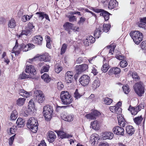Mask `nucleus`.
<instances>
[{
    "label": "nucleus",
    "instance_id": "1",
    "mask_svg": "<svg viewBox=\"0 0 146 146\" xmlns=\"http://www.w3.org/2000/svg\"><path fill=\"white\" fill-rule=\"evenodd\" d=\"M27 127L33 133H36L38 130L37 120L34 117L30 118L28 120L27 123Z\"/></svg>",
    "mask_w": 146,
    "mask_h": 146
},
{
    "label": "nucleus",
    "instance_id": "2",
    "mask_svg": "<svg viewBox=\"0 0 146 146\" xmlns=\"http://www.w3.org/2000/svg\"><path fill=\"white\" fill-rule=\"evenodd\" d=\"M53 109L52 107L49 105L44 106L43 108V113L45 120L50 121L53 114Z\"/></svg>",
    "mask_w": 146,
    "mask_h": 146
},
{
    "label": "nucleus",
    "instance_id": "3",
    "mask_svg": "<svg viewBox=\"0 0 146 146\" xmlns=\"http://www.w3.org/2000/svg\"><path fill=\"white\" fill-rule=\"evenodd\" d=\"M60 98L62 102L64 105L70 104L73 100L71 95L67 91H62L60 95Z\"/></svg>",
    "mask_w": 146,
    "mask_h": 146
},
{
    "label": "nucleus",
    "instance_id": "4",
    "mask_svg": "<svg viewBox=\"0 0 146 146\" xmlns=\"http://www.w3.org/2000/svg\"><path fill=\"white\" fill-rule=\"evenodd\" d=\"M129 35L135 43L137 44H139L143 40V35L139 31H132L130 32Z\"/></svg>",
    "mask_w": 146,
    "mask_h": 146
},
{
    "label": "nucleus",
    "instance_id": "5",
    "mask_svg": "<svg viewBox=\"0 0 146 146\" xmlns=\"http://www.w3.org/2000/svg\"><path fill=\"white\" fill-rule=\"evenodd\" d=\"M141 82L136 83L133 86L134 90L137 95L141 96L144 92V87L143 86Z\"/></svg>",
    "mask_w": 146,
    "mask_h": 146
},
{
    "label": "nucleus",
    "instance_id": "6",
    "mask_svg": "<svg viewBox=\"0 0 146 146\" xmlns=\"http://www.w3.org/2000/svg\"><path fill=\"white\" fill-rule=\"evenodd\" d=\"M34 96L35 97L36 101L39 103L43 102L45 99L43 92L40 90L35 91L34 92Z\"/></svg>",
    "mask_w": 146,
    "mask_h": 146
},
{
    "label": "nucleus",
    "instance_id": "7",
    "mask_svg": "<svg viewBox=\"0 0 146 146\" xmlns=\"http://www.w3.org/2000/svg\"><path fill=\"white\" fill-rule=\"evenodd\" d=\"M92 10L96 13H100V15L103 17L105 21H108L109 19L110 14L104 10L94 8Z\"/></svg>",
    "mask_w": 146,
    "mask_h": 146
},
{
    "label": "nucleus",
    "instance_id": "8",
    "mask_svg": "<svg viewBox=\"0 0 146 146\" xmlns=\"http://www.w3.org/2000/svg\"><path fill=\"white\" fill-rule=\"evenodd\" d=\"M90 81V77L88 75L85 74L82 76L79 80L81 84L84 86L88 84Z\"/></svg>",
    "mask_w": 146,
    "mask_h": 146
},
{
    "label": "nucleus",
    "instance_id": "9",
    "mask_svg": "<svg viewBox=\"0 0 146 146\" xmlns=\"http://www.w3.org/2000/svg\"><path fill=\"white\" fill-rule=\"evenodd\" d=\"M66 30L68 31V33L70 34V30L74 31H77L78 28L74 26V25L69 22H66L65 23Z\"/></svg>",
    "mask_w": 146,
    "mask_h": 146
},
{
    "label": "nucleus",
    "instance_id": "10",
    "mask_svg": "<svg viewBox=\"0 0 146 146\" xmlns=\"http://www.w3.org/2000/svg\"><path fill=\"white\" fill-rule=\"evenodd\" d=\"M35 15L41 21H42L44 18H45L46 19L50 21L48 15L44 12L41 11L37 12Z\"/></svg>",
    "mask_w": 146,
    "mask_h": 146
},
{
    "label": "nucleus",
    "instance_id": "11",
    "mask_svg": "<svg viewBox=\"0 0 146 146\" xmlns=\"http://www.w3.org/2000/svg\"><path fill=\"white\" fill-rule=\"evenodd\" d=\"M95 41V39L93 36H89L84 40V44L85 46H88L92 44Z\"/></svg>",
    "mask_w": 146,
    "mask_h": 146
},
{
    "label": "nucleus",
    "instance_id": "12",
    "mask_svg": "<svg viewBox=\"0 0 146 146\" xmlns=\"http://www.w3.org/2000/svg\"><path fill=\"white\" fill-rule=\"evenodd\" d=\"M25 72L27 73L32 75H35L36 74V71L34 66L32 65H27L26 66Z\"/></svg>",
    "mask_w": 146,
    "mask_h": 146
},
{
    "label": "nucleus",
    "instance_id": "13",
    "mask_svg": "<svg viewBox=\"0 0 146 146\" xmlns=\"http://www.w3.org/2000/svg\"><path fill=\"white\" fill-rule=\"evenodd\" d=\"M113 131L114 134L117 135L123 136L124 135V129L121 127L117 126L113 129Z\"/></svg>",
    "mask_w": 146,
    "mask_h": 146
},
{
    "label": "nucleus",
    "instance_id": "14",
    "mask_svg": "<svg viewBox=\"0 0 146 146\" xmlns=\"http://www.w3.org/2000/svg\"><path fill=\"white\" fill-rule=\"evenodd\" d=\"M88 66L86 64H82L77 66L75 68L76 70L79 73H81L88 69Z\"/></svg>",
    "mask_w": 146,
    "mask_h": 146
},
{
    "label": "nucleus",
    "instance_id": "15",
    "mask_svg": "<svg viewBox=\"0 0 146 146\" xmlns=\"http://www.w3.org/2000/svg\"><path fill=\"white\" fill-rule=\"evenodd\" d=\"M72 72L70 71H68L66 73L65 78V81L68 83H72L73 81Z\"/></svg>",
    "mask_w": 146,
    "mask_h": 146
},
{
    "label": "nucleus",
    "instance_id": "16",
    "mask_svg": "<svg viewBox=\"0 0 146 146\" xmlns=\"http://www.w3.org/2000/svg\"><path fill=\"white\" fill-rule=\"evenodd\" d=\"M128 110L130 111L132 115H135L140 110V109L139 106L133 107L130 105Z\"/></svg>",
    "mask_w": 146,
    "mask_h": 146
},
{
    "label": "nucleus",
    "instance_id": "17",
    "mask_svg": "<svg viewBox=\"0 0 146 146\" xmlns=\"http://www.w3.org/2000/svg\"><path fill=\"white\" fill-rule=\"evenodd\" d=\"M54 132L56 133L58 136L59 137H72V136L67 134L63 130L60 129L58 130H55Z\"/></svg>",
    "mask_w": 146,
    "mask_h": 146
},
{
    "label": "nucleus",
    "instance_id": "18",
    "mask_svg": "<svg viewBox=\"0 0 146 146\" xmlns=\"http://www.w3.org/2000/svg\"><path fill=\"white\" fill-rule=\"evenodd\" d=\"M140 21L137 23V25L140 27L145 29L146 26V17H141L139 18Z\"/></svg>",
    "mask_w": 146,
    "mask_h": 146
},
{
    "label": "nucleus",
    "instance_id": "19",
    "mask_svg": "<svg viewBox=\"0 0 146 146\" xmlns=\"http://www.w3.org/2000/svg\"><path fill=\"white\" fill-rule=\"evenodd\" d=\"M33 39L34 42L35 44L39 45L41 44L43 38L41 36L39 35H36L34 37Z\"/></svg>",
    "mask_w": 146,
    "mask_h": 146
},
{
    "label": "nucleus",
    "instance_id": "20",
    "mask_svg": "<svg viewBox=\"0 0 146 146\" xmlns=\"http://www.w3.org/2000/svg\"><path fill=\"white\" fill-rule=\"evenodd\" d=\"M121 71V69L117 67H113L110 69L108 71V73L109 75L112 74H119Z\"/></svg>",
    "mask_w": 146,
    "mask_h": 146
},
{
    "label": "nucleus",
    "instance_id": "21",
    "mask_svg": "<svg viewBox=\"0 0 146 146\" xmlns=\"http://www.w3.org/2000/svg\"><path fill=\"white\" fill-rule=\"evenodd\" d=\"M19 93L20 96L25 98H29L30 96V92H27L23 89H19Z\"/></svg>",
    "mask_w": 146,
    "mask_h": 146
},
{
    "label": "nucleus",
    "instance_id": "22",
    "mask_svg": "<svg viewBox=\"0 0 146 146\" xmlns=\"http://www.w3.org/2000/svg\"><path fill=\"white\" fill-rule=\"evenodd\" d=\"M32 30L31 29H27L23 30L20 34L19 35V38L21 37L23 35H25L27 36H29L32 33Z\"/></svg>",
    "mask_w": 146,
    "mask_h": 146
},
{
    "label": "nucleus",
    "instance_id": "23",
    "mask_svg": "<svg viewBox=\"0 0 146 146\" xmlns=\"http://www.w3.org/2000/svg\"><path fill=\"white\" fill-rule=\"evenodd\" d=\"M62 118L65 121L70 122L73 121L74 117V116L72 114H69L68 115H66L64 114L62 116Z\"/></svg>",
    "mask_w": 146,
    "mask_h": 146
},
{
    "label": "nucleus",
    "instance_id": "24",
    "mask_svg": "<svg viewBox=\"0 0 146 146\" xmlns=\"http://www.w3.org/2000/svg\"><path fill=\"white\" fill-rule=\"evenodd\" d=\"M118 123L120 127H124L126 124V121L123 117L121 115L117 117Z\"/></svg>",
    "mask_w": 146,
    "mask_h": 146
},
{
    "label": "nucleus",
    "instance_id": "25",
    "mask_svg": "<svg viewBox=\"0 0 146 146\" xmlns=\"http://www.w3.org/2000/svg\"><path fill=\"white\" fill-rule=\"evenodd\" d=\"M102 32V30L101 29L100 26H99L98 25L97 26L95 31L94 33V36L95 38H98L100 36Z\"/></svg>",
    "mask_w": 146,
    "mask_h": 146
},
{
    "label": "nucleus",
    "instance_id": "26",
    "mask_svg": "<svg viewBox=\"0 0 146 146\" xmlns=\"http://www.w3.org/2000/svg\"><path fill=\"white\" fill-rule=\"evenodd\" d=\"M118 3L116 0H111L109 2L108 7L110 9H113L118 5Z\"/></svg>",
    "mask_w": 146,
    "mask_h": 146
},
{
    "label": "nucleus",
    "instance_id": "27",
    "mask_svg": "<svg viewBox=\"0 0 146 146\" xmlns=\"http://www.w3.org/2000/svg\"><path fill=\"white\" fill-rule=\"evenodd\" d=\"M103 65L101 68V70L104 72H106L108 70L109 68L108 67V62L105 58L103 60Z\"/></svg>",
    "mask_w": 146,
    "mask_h": 146
},
{
    "label": "nucleus",
    "instance_id": "28",
    "mask_svg": "<svg viewBox=\"0 0 146 146\" xmlns=\"http://www.w3.org/2000/svg\"><path fill=\"white\" fill-rule=\"evenodd\" d=\"M91 125L90 127H92V128L94 129L98 130L100 129L99 122L96 120L91 122Z\"/></svg>",
    "mask_w": 146,
    "mask_h": 146
},
{
    "label": "nucleus",
    "instance_id": "29",
    "mask_svg": "<svg viewBox=\"0 0 146 146\" xmlns=\"http://www.w3.org/2000/svg\"><path fill=\"white\" fill-rule=\"evenodd\" d=\"M17 127L16 126H13L10 129L8 133L9 136L11 137H15L16 134H15V132L17 130Z\"/></svg>",
    "mask_w": 146,
    "mask_h": 146
},
{
    "label": "nucleus",
    "instance_id": "30",
    "mask_svg": "<svg viewBox=\"0 0 146 146\" xmlns=\"http://www.w3.org/2000/svg\"><path fill=\"white\" fill-rule=\"evenodd\" d=\"M115 45L112 44H111L109 46H107V48L108 49H110L108 54L109 56H110L113 54V52H114L115 48Z\"/></svg>",
    "mask_w": 146,
    "mask_h": 146
},
{
    "label": "nucleus",
    "instance_id": "31",
    "mask_svg": "<svg viewBox=\"0 0 146 146\" xmlns=\"http://www.w3.org/2000/svg\"><path fill=\"white\" fill-rule=\"evenodd\" d=\"M127 133L130 135H131L134 133L135 130L133 127L131 125L127 126L126 127Z\"/></svg>",
    "mask_w": 146,
    "mask_h": 146
},
{
    "label": "nucleus",
    "instance_id": "32",
    "mask_svg": "<svg viewBox=\"0 0 146 146\" xmlns=\"http://www.w3.org/2000/svg\"><path fill=\"white\" fill-rule=\"evenodd\" d=\"M8 27L11 29H14L16 26V23L13 19H11L9 21L8 24Z\"/></svg>",
    "mask_w": 146,
    "mask_h": 146
},
{
    "label": "nucleus",
    "instance_id": "33",
    "mask_svg": "<svg viewBox=\"0 0 146 146\" xmlns=\"http://www.w3.org/2000/svg\"><path fill=\"white\" fill-rule=\"evenodd\" d=\"M100 85V84L99 79L98 78H96L93 82L92 85V87L93 88V89L95 90L97 88L99 87Z\"/></svg>",
    "mask_w": 146,
    "mask_h": 146
},
{
    "label": "nucleus",
    "instance_id": "34",
    "mask_svg": "<svg viewBox=\"0 0 146 146\" xmlns=\"http://www.w3.org/2000/svg\"><path fill=\"white\" fill-rule=\"evenodd\" d=\"M50 58L48 54L46 53L40 56V60L47 62L50 60Z\"/></svg>",
    "mask_w": 146,
    "mask_h": 146
},
{
    "label": "nucleus",
    "instance_id": "35",
    "mask_svg": "<svg viewBox=\"0 0 146 146\" xmlns=\"http://www.w3.org/2000/svg\"><path fill=\"white\" fill-rule=\"evenodd\" d=\"M18 127H23L25 125V120L21 118H19L16 121Z\"/></svg>",
    "mask_w": 146,
    "mask_h": 146
},
{
    "label": "nucleus",
    "instance_id": "36",
    "mask_svg": "<svg viewBox=\"0 0 146 146\" xmlns=\"http://www.w3.org/2000/svg\"><path fill=\"white\" fill-rule=\"evenodd\" d=\"M42 78L46 82L48 83L51 80V78L46 73L44 74L41 76Z\"/></svg>",
    "mask_w": 146,
    "mask_h": 146
},
{
    "label": "nucleus",
    "instance_id": "37",
    "mask_svg": "<svg viewBox=\"0 0 146 146\" xmlns=\"http://www.w3.org/2000/svg\"><path fill=\"white\" fill-rule=\"evenodd\" d=\"M143 118L141 116L137 117L133 119V120L135 123L137 125H139L141 123Z\"/></svg>",
    "mask_w": 146,
    "mask_h": 146
},
{
    "label": "nucleus",
    "instance_id": "38",
    "mask_svg": "<svg viewBox=\"0 0 146 146\" xmlns=\"http://www.w3.org/2000/svg\"><path fill=\"white\" fill-rule=\"evenodd\" d=\"M113 136L114 134L112 132L106 131L102 133V137H113Z\"/></svg>",
    "mask_w": 146,
    "mask_h": 146
},
{
    "label": "nucleus",
    "instance_id": "39",
    "mask_svg": "<svg viewBox=\"0 0 146 146\" xmlns=\"http://www.w3.org/2000/svg\"><path fill=\"white\" fill-rule=\"evenodd\" d=\"M25 100V98H19L17 100V104L19 106H21L24 104Z\"/></svg>",
    "mask_w": 146,
    "mask_h": 146
},
{
    "label": "nucleus",
    "instance_id": "40",
    "mask_svg": "<svg viewBox=\"0 0 146 146\" xmlns=\"http://www.w3.org/2000/svg\"><path fill=\"white\" fill-rule=\"evenodd\" d=\"M20 50L23 52H26L29 50V47L27 45L22 44L20 45Z\"/></svg>",
    "mask_w": 146,
    "mask_h": 146
},
{
    "label": "nucleus",
    "instance_id": "41",
    "mask_svg": "<svg viewBox=\"0 0 146 146\" xmlns=\"http://www.w3.org/2000/svg\"><path fill=\"white\" fill-rule=\"evenodd\" d=\"M17 117V112L16 110H14L12 111L10 118L12 120H15Z\"/></svg>",
    "mask_w": 146,
    "mask_h": 146
},
{
    "label": "nucleus",
    "instance_id": "42",
    "mask_svg": "<svg viewBox=\"0 0 146 146\" xmlns=\"http://www.w3.org/2000/svg\"><path fill=\"white\" fill-rule=\"evenodd\" d=\"M67 47V45L65 43L63 44L61 48L60 54L62 55L65 53Z\"/></svg>",
    "mask_w": 146,
    "mask_h": 146
},
{
    "label": "nucleus",
    "instance_id": "43",
    "mask_svg": "<svg viewBox=\"0 0 146 146\" xmlns=\"http://www.w3.org/2000/svg\"><path fill=\"white\" fill-rule=\"evenodd\" d=\"M32 15H24L22 17V21L25 22L29 20L33 16Z\"/></svg>",
    "mask_w": 146,
    "mask_h": 146
},
{
    "label": "nucleus",
    "instance_id": "44",
    "mask_svg": "<svg viewBox=\"0 0 146 146\" xmlns=\"http://www.w3.org/2000/svg\"><path fill=\"white\" fill-rule=\"evenodd\" d=\"M110 27V25L104 24L102 29L103 32L107 33L109 31Z\"/></svg>",
    "mask_w": 146,
    "mask_h": 146
},
{
    "label": "nucleus",
    "instance_id": "45",
    "mask_svg": "<svg viewBox=\"0 0 146 146\" xmlns=\"http://www.w3.org/2000/svg\"><path fill=\"white\" fill-rule=\"evenodd\" d=\"M104 100L105 104L107 105H110L112 102V100L108 97H106Z\"/></svg>",
    "mask_w": 146,
    "mask_h": 146
},
{
    "label": "nucleus",
    "instance_id": "46",
    "mask_svg": "<svg viewBox=\"0 0 146 146\" xmlns=\"http://www.w3.org/2000/svg\"><path fill=\"white\" fill-rule=\"evenodd\" d=\"M85 117L87 119H90L92 120L96 119L92 112L90 113L86 114L85 115Z\"/></svg>",
    "mask_w": 146,
    "mask_h": 146
},
{
    "label": "nucleus",
    "instance_id": "47",
    "mask_svg": "<svg viewBox=\"0 0 146 146\" xmlns=\"http://www.w3.org/2000/svg\"><path fill=\"white\" fill-rule=\"evenodd\" d=\"M97 67L95 65H93L92 67V73H93L94 75H96L98 73L97 69Z\"/></svg>",
    "mask_w": 146,
    "mask_h": 146
},
{
    "label": "nucleus",
    "instance_id": "48",
    "mask_svg": "<svg viewBox=\"0 0 146 146\" xmlns=\"http://www.w3.org/2000/svg\"><path fill=\"white\" fill-rule=\"evenodd\" d=\"M122 88L125 93L126 94H128L130 91V90L129 88L127 86V85H125V86H123Z\"/></svg>",
    "mask_w": 146,
    "mask_h": 146
},
{
    "label": "nucleus",
    "instance_id": "49",
    "mask_svg": "<svg viewBox=\"0 0 146 146\" xmlns=\"http://www.w3.org/2000/svg\"><path fill=\"white\" fill-rule=\"evenodd\" d=\"M128 65L127 62L125 60H121L120 64V66L122 68H124Z\"/></svg>",
    "mask_w": 146,
    "mask_h": 146
},
{
    "label": "nucleus",
    "instance_id": "50",
    "mask_svg": "<svg viewBox=\"0 0 146 146\" xmlns=\"http://www.w3.org/2000/svg\"><path fill=\"white\" fill-rule=\"evenodd\" d=\"M82 96V95H80L78 92V90L76 89L74 94V97L76 99H78L80 98Z\"/></svg>",
    "mask_w": 146,
    "mask_h": 146
},
{
    "label": "nucleus",
    "instance_id": "51",
    "mask_svg": "<svg viewBox=\"0 0 146 146\" xmlns=\"http://www.w3.org/2000/svg\"><path fill=\"white\" fill-rule=\"evenodd\" d=\"M92 113L96 119L97 117H98L101 114L100 112L97 110H94Z\"/></svg>",
    "mask_w": 146,
    "mask_h": 146
},
{
    "label": "nucleus",
    "instance_id": "52",
    "mask_svg": "<svg viewBox=\"0 0 146 146\" xmlns=\"http://www.w3.org/2000/svg\"><path fill=\"white\" fill-rule=\"evenodd\" d=\"M49 66L48 65H46L44 66L42 68V69L41 70V73H43V72H47L48 71Z\"/></svg>",
    "mask_w": 146,
    "mask_h": 146
},
{
    "label": "nucleus",
    "instance_id": "53",
    "mask_svg": "<svg viewBox=\"0 0 146 146\" xmlns=\"http://www.w3.org/2000/svg\"><path fill=\"white\" fill-rule=\"evenodd\" d=\"M47 136L48 137H56L54 132L52 131H49L47 133Z\"/></svg>",
    "mask_w": 146,
    "mask_h": 146
},
{
    "label": "nucleus",
    "instance_id": "54",
    "mask_svg": "<svg viewBox=\"0 0 146 146\" xmlns=\"http://www.w3.org/2000/svg\"><path fill=\"white\" fill-rule=\"evenodd\" d=\"M132 77L133 79L135 81L138 80L139 78V76H138L137 73L135 72L133 73Z\"/></svg>",
    "mask_w": 146,
    "mask_h": 146
},
{
    "label": "nucleus",
    "instance_id": "55",
    "mask_svg": "<svg viewBox=\"0 0 146 146\" xmlns=\"http://www.w3.org/2000/svg\"><path fill=\"white\" fill-rule=\"evenodd\" d=\"M20 77L21 79H25L29 78L30 76L29 75L26 74L25 73L23 72L22 74L20 75Z\"/></svg>",
    "mask_w": 146,
    "mask_h": 146
},
{
    "label": "nucleus",
    "instance_id": "56",
    "mask_svg": "<svg viewBox=\"0 0 146 146\" xmlns=\"http://www.w3.org/2000/svg\"><path fill=\"white\" fill-rule=\"evenodd\" d=\"M141 48L143 50V52L145 53L146 50L145 47L146 46V42L145 41H143L141 43Z\"/></svg>",
    "mask_w": 146,
    "mask_h": 146
},
{
    "label": "nucleus",
    "instance_id": "57",
    "mask_svg": "<svg viewBox=\"0 0 146 146\" xmlns=\"http://www.w3.org/2000/svg\"><path fill=\"white\" fill-rule=\"evenodd\" d=\"M121 113V109L119 106H116L115 113L120 115Z\"/></svg>",
    "mask_w": 146,
    "mask_h": 146
},
{
    "label": "nucleus",
    "instance_id": "58",
    "mask_svg": "<svg viewBox=\"0 0 146 146\" xmlns=\"http://www.w3.org/2000/svg\"><path fill=\"white\" fill-rule=\"evenodd\" d=\"M62 69V67L57 66L55 67V70L56 72L58 73L61 71Z\"/></svg>",
    "mask_w": 146,
    "mask_h": 146
},
{
    "label": "nucleus",
    "instance_id": "59",
    "mask_svg": "<svg viewBox=\"0 0 146 146\" xmlns=\"http://www.w3.org/2000/svg\"><path fill=\"white\" fill-rule=\"evenodd\" d=\"M64 86L63 84L61 82H58L57 84V87L59 90H61L63 88Z\"/></svg>",
    "mask_w": 146,
    "mask_h": 146
},
{
    "label": "nucleus",
    "instance_id": "60",
    "mask_svg": "<svg viewBox=\"0 0 146 146\" xmlns=\"http://www.w3.org/2000/svg\"><path fill=\"white\" fill-rule=\"evenodd\" d=\"M100 139L99 137H94L93 138V139H90V141L91 142H92V143H94V145L95 143L96 142V140H97V143H98V140H99Z\"/></svg>",
    "mask_w": 146,
    "mask_h": 146
},
{
    "label": "nucleus",
    "instance_id": "61",
    "mask_svg": "<svg viewBox=\"0 0 146 146\" xmlns=\"http://www.w3.org/2000/svg\"><path fill=\"white\" fill-rule=\"evenodd\" d=\"M76 18L75 16H73L69 17V20L70 22H73L76 21Z\"/></svg>",
    "mask_w": 146,
    "mask_h": 146
},
{
    "label": "nucleus",
    "instance_id": "62",
    "mask_svg": "<svg viewBox=\"0 0 146 146\" xmlns=\"http://www.w3.org/2000/svg\"><path fill=\"white\" fill-rule=\"evenodd\" d=\"M116 107L115 106H110L109 108V109L112 112L115 113Z\"/></svg>",
    "mask_w": 146,
    "mask_h": 146
},
{
    "label": "nucleus",
    "instance_id": "63",
    "mask_svg": "<svg viewBox=\"0 0 146 146\" xmlns=\"http://www.w3.org/2000/svg\"><path fill=\"white\" fill-rule=\"evenodd\" d=\"M98 146H109V144L106 142H100Z\"/></svg>",
    "mask_w": 146,
    "mask_h": 146
},
{
    "label": "nucleus",
    "instance_id": "64",
    "mask_svg": "<svg viewBox=\"0 0 146 146\" xmlns=\"http://www.w3.org/2000/svg\"><path fill=\"white\" fill-rule=\"evenodd\" d=\"M38 146H47L46 143L44 140L41 141L40 143L38 144Z\"/></svg>",
    "mask_w": 146,
    "mask_h": 146
}]
</instances>
